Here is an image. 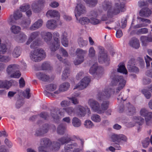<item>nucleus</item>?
<instances>
[{"label": "nucleus", "instance_id": "obj_1", "mask_svg": "<svg viewBox=\"0 0 152 152\" xmlns=\"http://www.w3.org/2000/svg\"><path fill=\"white\" fill-rule=\"evenodd\" d=\"M102 6L104 10H107V17L104 18L103 16L102 18V20H107V17H112L113 15H117L121 12H124L126 10L125 5L123 3H115L114 6L112 7L111 2L104 1L102 3Z\"/></svg>", "mask_w": 152, "mask_h": 152}, {"label": "nucleus", "instance_id": "obj_2", "mask_svg": "<svg viewBox=\"0 0 152 152\" xmlns=\"http://www.w3.org/2000/svg\"><path fill=\"white\" fill-rule=\"evenodd\" d=\"M111 79V84L113 86H118L116 89V92H118L124 86L126 81L121 76L117 75V73L115 69L113 70L110 75Z\"/></svg>", "mask_w": 152, "mask_h": 152}, {"label": "nucleus", "instance_id": "obj_3", "mask_svg": "<svg viewBox=\"0 0 152 152\" xmlns=\"http://www.w3.org/2000/svg\"><path fill=\"white\" fill-rule=\"evenodd\" d=\"M65 111L69 115L74 114L75 113L74 109L72 107H69L66 108L58 109V108L53 109L51 111V115L54 120L56 122L60 119V117L58 115V113L61 116L64 115V112Z\"/></svg>", "mask_w": 152, "mask_h": 152}, {"label": "nucleus", "instance_id": "obj_4", "mask_svg": "<svg viewBox=\"0 0 152 152\" xmlns=\"http://www.w3.org/2000/svg\"><path fill=\"white\" fill-rule=\"evenodd\" d=\"M111 138L113 142H115L114 146L117 150H121V147L120 145L123 144L127 141L126 137L122 134H113L112 135Z\"/></svg>", "mask_w": 152, "mask_h": 152}, {"label": "nucleus", "instance_id": "obj_5", "mask_svg": "<svg viewBox=\"0 0 152 152\" xmlns=\"http://www.w3.org/2000/svg\"><path fill=\"white\" fill-rule=\"evenodd\" d=\"M46 56V53L45 51L42 48H39L31 51L30 53L31 59L35 62H39L41 61Z\"/></svg>", "mask_w": 152, "mask_h": 152}, {"label": "nucleus", "instance_id": "obj_6", "mask_svg": "<svg viewBox=\"0 0 152 152\" xmlns=\"http://www.w3.org/2000/svg\"><path fill=\"white\" fill-rule=\"evenodd\" d=\"M72 140L71 139L68 137H63L58 139L57 141H54L52 142L50 149L53 151H57L60 148L61 145L67 143Z\"/></svg>", "mask_w": 152, "mask_h": 152}, {"label": "nucleus", "instance_id": "obj_7", "mask_svg": "<svg viewBox=\"0 0 152 152\" xmlns=\"http://www.w3.org/2000/svg\"><path fill=\"white\" fill-rule=\"evenodd\" d=\"M45 4V0H38L33 3L31 5L33 12L35 13H40L43 10Z\"/></svg>", "mask_w": 152, "mask_h": 152}, {"label": "nucleus", "instance_id": "obj_8", "mask_svg": "<svg viewBox=\"0 0 152 152\" xmlns=\"http://www.w3.org/2000/svg\"><path fill=\"white\" fill-rule=\"evenodd\" d=\"M114 92V89L113 86H112L111 88L105 89L104 91L99 92L97 95L96 99L99 101L102 100L109 98Z\"/></svg>", "mask_w": 152, "mask_h": 152}, {"label": "nucleus", "instance_id": "obj_9", "mask_svg": "<svg viewBox=\"0 0 152 152\" xmlns=\"http://www.w3.org/2000/svg\"><path fill=\"white\" fill-rule=\"evenodd\" d=\"M52 142L49 139L43 138L41 139L40 141V146L38 148L39 152H48L47 149L49 148L51 145Z\"/></svg>", "mask_w": 152, "mask_h": 152}, {"label": "nucleus", "instance_id": "obj_10", "mask_svg": "<svg viewBox=\"0 0 152 152\" xmlns=\"http://www.w3.org/2000/svg\"><path fill=\"white\" fill-rule=\"evenodd\" d=\"M87 53V51L78 48L77 49L75 54L77 56V58L74 61V63L75 65L80 64L83 62L84 60L85 55Z\"/></svg>", "mask_w": 152, "mask_h": 152}, {"label": "nucleus", "instance_id": "obj_11", "mask_svg": "<svg viewBox=\"0 0 152 152\" xmlns=\"http://www.w3.org/2000/svg\"><path fill=\"white\" fill-rule=\"evenodd\" d=\"M54 41L50 44V49L52 51L55 52L59 48L60 46V34L57 32L53 33Z\"/></svg>", "mask_w": 152, "mask_h": 152}, {"label": "nucleus", "instance_id": "obj_12", "mask_svg": "<svg viewBox=\"0 0 152 152\" xmlns=\"http://www.w3.org/2000/svg\"><path fill=\"white\" fill-rule=\"evenodd\" d=\"M75 16L77 19V17L78 16L86 13V8L85 6L81 3L77 4L75 8Z\"/></svg>", "mask_w": 152, "mask_h": 152}, {"label": "nucleus", "instance_id": "obj_13", "mask_svg": "<svg viewBox=\"0 0 152 152\" xmlns=\"http://www.w3.org/2000/svg\"><path fill=\"white\" fill-rule=\"evenodd\" d=\"M49 126L48 124H45L37 130L35 135L37 136H43L48 131Z\"/></svg>", "mask_w": 152, "mask_h": 152}, {"label": "nucleus", "instance_id": "obj_14", "mask_svg": "<svg viewBox=\"0 0 152 152\" xmlns=\"http://www.w3.org/2000/svg\"><path fill=\"white\" fill-rule=\"evenodd\" d=\"M124 110H125L128 115H132L134 114L136 112L135 108L132 105L130 104L129 102L127 103L124 109H121V107L120 108V111L122 112Z\"/></svg>", "mask_w": 152, "mask_h": 152}, {"label": "nucleus", "instance_id": "obj_15", "mask_svg": "<svg viewBox=\"0 0 152 152\" xmlns=\"http://www.w3.org/2000/svg\"><path fill=\"white\" fill-rule=\"evenodd\" d=\"M90 80V78L89 77H84L80 83H78L77 85L75 87L74 89L77 88L79 90L84 89L88 86Z\"/></svg>", "mask_w": 152, "mask_h": 152}, {"label": "nucleus", "instance_id": "obj_16", "mask_svg": "<svg viewBox=\"0 0 152 152\" xmlns=\"http://www.w3.org/2000/svg\"><path fill=\"white\" fill-rule=\"evenodd\" d=\"M88 104L94 111L99 113V104L94 99H90L88 101Z\"/></svg>", "mask_w": 152, "mask_h": 152}, {"label": "nucleus", "instance_id": "obj_17", "mask_svg": "<svg viewBox=\"0 0 152 152\" xmlns=\"http://www.w3.org/2000/svg\"><path fill=\"white\" fill-rule=\"evenodd\" d=\"M78 111L77 112L78 115L81 117L84 116L86 114L87 112L88 115L91 114V111L90 109L88 107H85L80 105L77 106Z\"/></svg>", "mask_w": 152, "mask_h": 152}, {"label": "nucleus", "instance_id": "obj_18", "mask_svg": "<svg viewBox=\"0 0 152 152\" xmlns=\"http://www.w3.org/2000/svg\"><path fill=\"white\" fill-rule=\"evenodd\" d=\"M127 68L129 71L130 72H139L138 68L134 66V60L133 59L130 60L128 62Z\"/></svg>", "mask_w": 152, "mask_h": 152}, {"label": "nucleus", "instance_id": "obj_19", "mask_svg": "<svg viewBox=\"0 0 152 152\" xmlns=\"http://www.w3.org/2000/svg\"><path fill=\"white\" fill-rule=\"evenodd\" d=\"M42 38L48 44L50 45V41L51 40L52 35L50 32H42L41 33Z\"/></svg>", "mask_w": 152, "mask_h": 152}, {"label": "nucleus", "instance_id": "obj_20", "mask_svg": "<svg viewBox=\"0 0 152 152\" xmlns=\"http://www.w3.org/2000/svg\"><path fill=\"white\" fill-rule=\"evenodd\" d=\"M70 86L69 83L68 82H65L61 84L59 88V90L55 91V94H58L60 91H64L67 90Z\"/></svg>", "mask_w": 152, "mask_h": 152}, {"label": "nucleus", "instance_id": "obj_21", "mask_svg": "<svg viewBox=\"0 0 152 152\" xmlns=\"http://www.w3.org/2000/svg\"><path fill=\"white\" fill-rule=\"evenodd\" d=\"M18 66L15 64L10 65L7 69V72L9 75H11L18 69Z\"/></svg>", "mask_w": 152, "mask_h": 152}, {"label": "nucleus", "instance_id": "obj_22", "mask_svg": "<svg viewBox=\"0 0 152 152\" xmlns=\"http://www.w3.org/2000/svg\"><path fill=\"white\" fill-rule=\"evenodd\" d=\"M43 23V21L42 19H38L31 26L30 29L32 31L37 30L41 27Z\"/></svg>", "mask_w": 152, "mask_h": 152}, {"label": "nucleus", "instance_id": "obj_23", "mask_svg": "<svg viewBox=\"0 0 152 152\" xmlns=\"http://www.w3.org/2000/svg\"><path fill=\"white\" fill-rule=\"evenodd\" d=\"M141 42L142 45L143 46H146L148 44L149 42H152L151 37L145 36H141L140 38Z\"/></svg>", "mask_w": 152, "mask_h": 152}, {"label": "nucleus", "instance_id": "obj_24", "mask_svg": "<svg viewBox=\"0 0 152 152\" xmlns=\"http://www.w3.org/2000/svg\"><path fill=\"white\" fill-rule=\"evenodd\" d=\"M98 60L99 62L100 63H103L106 62L108 63L109 61L107 54L102 51L101 52H100V55Z\"/></svg>", "mask_w": 152, "mask_h": 152}, {"label": "nucleus", "instance_id": "obj_25", "mask_svg": "<svg viewBox=\"0 0 152 152\" xmlns=\"http://www.w3.org/2000/svg\"><path fill=\"white\" fill-rule=\"evenodd\" d=\"M109 104V102L108 101H103L101 103V106H99V114H101L104 112L108 107Z\"/></svg>", "mask_w": 152, "mask_h": 152}, {"label": "nucleus", "instance_id": "obj_26", "mask_svg": "<svg viewBox=\"0 0 152 152\" xmlns=\"http://www.w3.org/2000/svg\"><path fill=\"white\" fill-rule=\"evenodd\" d=\"M57 21L53 19L48 20L47 22L46 26L47 28L50 29H54L57 26Z\"/></svg>", "mask_w": 152, "mask_h": 152}, {"label": "nucleus", "instance_id": "obj_27", "mask_svg": "<svg viewBox=\"0 0 152 152\" xmlns=\"http://www.w3.org/2000/svg\"><path fill=\"white\" fill-rule=\"evenodd\" d=\"M36 76L39 80L42 81H48L50 79V77L48 75L42 72H38L37 73Z\"/></svg>", "mask_w": 152, "mask_h": 152}, {"label": "nucleus", "instance_id": "obj_28", "mask_svg": "<svg viewBox=\"0 0 152 152\" xmlns=\"http://www.w3.org/2000/svg\"><path fill=\"white\" fill-rule=\"evenodd\" d=\"M140 114L142 116L145 118L148 116H152V112H149L148 110L145 108H142L140 112Z\"/></svg>", "mask_w": 152, "mask_h": 152}, {"label": "nucleus", "instance_id": "obj_29", "mask_svg": "<svg viewBox=\"0 0 152 152\" xmlns=\"http://www.w3.org/2000/svg\"><path fill=\"white\" fill-rule=\"evenodd\" d=\"M129 44L132 47L136 49L139 48L140 46L139 40L136 38L132 39L130 41Z\"/></svg>", "mask_w": 152, "mask_h": 152}, {"label": "nucleus", "instance_id": "obj_30", "mask_svg": "<svg viewBox=\"0 0 152 152\" xmlns=\"http://www.w3.org/2000/svg\"><path fill=\"white\" fill-rule=\"evenodd\" d=\"M27 36L23 33H21L16 37V40L19 43H23L27 39Z\"/></svg>", "mask_w": 152, "mask_h": 152}, {"label": "nucleus", "instance_id": "obj_31", "mask_svg": "<svg viewBox=\"0 0 152 152\" xmlns=\"http://www.w3.org/2000/svg\"><path fill=\"white\" fill-rule=\"evenodd\" d=\"M12 80H10V81H1V88L8 89L12 86Z\"/></svg>", "mask_w": 152, "mask_h": 152}, {"label": "nucleus", "instance_id": "obj_32", "mask_svg": "<svg viewBox=\"0 0 152 152\" xmlns=\"http://www.w3.org/2000/svg\"><path fill=\"white\" fill-rule=\"evenodd\" d=\"M66 130V127L63 124H61L57 127V132L58 134L62 135L64 134Z\"/></svg>", "mask_w": 152, "mask_h": 152}, {"label": "nucleus", "instance_id": "obj_33", "mask_svg": "<svg viewBox=\"0 0 152 152\" xmlns=\"http://www.w3.org/2000/svg\"><path fill=\"white\" fill-rule=\"evenodd\" d=\"M151 13V11L150 10L146 8L141 10L140 12V15L141 16L148 17Z\"/></svg>", "mask_w": 152, "mask_h": 152}, {"label": "nucleus", "instance_id": "obj_34", "mask_svg": "<svg viewBox=\"0 0 152 152\" xmlns=\"http://www.w3.org/2000/svg\"><path fill=\"white\" fill-rule=\"evenodd\" d=\"M21 50L20 47L17 46L15 48L12 52L13 56L17 58L20 55Z\"/></svg>", "mask_w": 152, "mask_h": 152}, {"label": "nucleus", "instance_id": "obj_35", "mask_svg": "<svg viewBox=\"0 0 152 152\" xmlns=\"http://www.w3.org/2000/svg\"><path fill=\"white\" fill-rule=\"evenodd\" d=\"M46 15L48 16L49 15L52 18L57 17V18H59L60 17L59 13L55 10H49L47 12Z\"/></svg>", "mask_w": 152, "mask_h": 152}, {"label": "nucleus", "instance_id": "obj_36", "mask_svg": "<svg viewBox=\"0 0 152 152\" xmlns=\"http://www.w3.org/2000/svg\"><path fill=\"white\" fill-rule=\"evenodd\" d=\"M79 145L76 142H73L69 145H67L64 147V149L65 151H69L71 149H75L79 147Z\"/></svg>", "mask_w": 152, "mask_h": 152}, {"label": "nucleus", "instance_id": "obj_37", "mask_svg": "<svg viewBox=\"0 0 152 152\" xmlns=\"http://www.w3.org/2000/svg\"><path fill=\"white\" fill-rule=\"evenodd\" d=\"M67 33L64 32L62 34V38L61 39V42L62 45L64 47H66L68 46V41L67 38Z\"/></svg>", "mask_w": 152, "mask_h": 152}, {"label": "nucleus", "instance_id": "obj_38", "mask_svg": "<svg viewBox=\"0 0 152 152\" xmlns=\"http://www.w3.org/2000/svg\"><path fill=\"white\" fill-rule=\"evenodd\" d=\"M133 120L138 125H142L144 122V119L140 116L134 117Z\"/></svg>", "mask_w": 152, "mask_h": 152}, {"label": "nucleus", "instance_id": "obj_39", "mask_svg": "<svg viewBox=\"0 0 152 152\" xmlns=\"http://www.w3.org/2000/svg\"><path fill=\"white\" fill-rule=\"evenodd\" d=\"M79 142L80 143V145H79L77 148L74 149L73 152H80V151L83 150V149L84 140L80 138H79Z\"/></svg>", "mask_w": 152, "mask_h": 152}, {"label": "nucleus", "instance_id": "obj_40", "mask_svg": "<svg viewBox=\"0 0 152 152\" xmlns=\"http://www.w3.org/2000/svg\"><path fill=\"white\" fill-rule=\"evenodd\" d=\"M118 68L117 69V71L118 72L125 74H127V71L124 64H120V65H118Z\"/></svg>", "mask_w": 152, "mask_h": 152}, {"label": "nucleus", "instance_id": "obj_41", "mask_svg": "<svg viewBox=\"0 0 152 152\" xmlns=\"http://www.w3.org/2000/svg\"><path fill=\"white\" fill-rule=\"evenodd\" d=\"M72 124L74 127H78L81 125V121L78 118L75 117L72 119Z\"/></svg>", "mask_w": 152, "mask_h": 152}, {"label": "nucleus", "instance_id": "obj_42", "mask_svg": "<svg viewBox=\"0 0 152 152\" xmlns=\"http://www.w3.org/2000/svg\"><path fill=\"white\" fill-rule=\"evenodd\" d=\"M78 43L80 47H83L86 46L88 44V42L84 40L82 37L79 38L77 40Z\"/></svg>", "mask_w": 152, "mask_h": 152}, {"label": "nucleus", "instance_id": "obj_43", "mask_svg": "<svg viewBox=\"0 0 152 152\" xmlns=\"http://www.w3.org/2000/svg\"><path fill=\"white\" fill-rule=\"evenodd\" d=\"M79 23L82 25L88 24L90 23L89 19L86 17H82L80 18L79 20Z\"/></svg>", "mask_w": 152, "mask_h": 152}, {"label": "nucleus", "instance_id": "obj_44", "mask_svg": "<svg viewBox=\"0 0 152 152\" xmlns=\"http://www.w3.org/2000/svg\"><path fill=\"white\" fill-rule=\"evenodd\" d=\"M90 23L93 25H96L100 23L101 20L97 19L96 17H91L89 19Z\"/></svg>", "mask_w": 152, "mask_h": 152}, {"label": "nucleus", "instance_id": "obj_45", "mask_svg": "<svg viewBox=\"0 0 152 152\" xmlns=\"http://www.w3.org/2000/svg\"><path fill=\"white\" fill-rule=\"evenodd\" d=\"M89 6L93 7L96 5L98 2L97 0H83Z\"/></svg>", "mask_w": 152, "mask_h": 152}, {"label": "nucleus", "instance_id": "obj_46", "mask_svg": "<svg viewBox=\"0 0 152 152\" xmlns=\"http://www.w3.org/2000/svg\"><path fill=\"white\" fill-rule=\"evenodd\" d=\"M12 32L16 34L18 33L21 30V28L20 27L15 25H13L10 28Z\"/></svg>", "mask_w": 152, "mask_h": 152}, {"label": "nucleus", "instance_id": "obj_47", "mask_svg": "<svg viewBox=\"0 0 152 152\" xmlns=\"http://www.w3.org/2000/svg\"><path fill=\"white\" fill-rule=\"evenodd\" d=\"M79 95V93H77L75 95V96H72L68 98L73 104H77L79 103V101L76 97L78 96Z\"/></svg>", "mask_w": 152, "mask_h": 152}, {"label": "nucleus", "instance_id": "obj_48", "mask_svg": "<svg viewBox=\"0 0 152 152\" xmlns=\"http://www.w3.org/2000/svg\"><path fill=\"white\" fill-rule=\"evenodd\" d=\"M91 119L93 121L96 122H99L101 121L100 116L97 114L92 115Z\"/></svg>", "mask_w": 152, "mask_h": 152}, {"label": "nucleus", "instance_id": "obj_49", "mask_svg": "<svg viewBox=\"0 0 152 152\" xmlns=\"http://www.w3.org/2000/svg\"><path fill=\"white\" fill-rule=\"evenodd\" d=\"M11 60V58L7 56H3L0 55V62H7Z\"/></svg>", "mask_w": 152, "mask_h": 152}, {"label": "nucleus", "instance_id": "obj_50", "mask_svg": "<svg viewBox=\"0 0 152 152\" xmlns=\"http://www.w3.org/2000/svg\"><path fill=\"white\" fill-rule=\"evenodd\" d=\"M70 71L69 68H67L65 69L63 72L62 75V79L64 80L68 77V75L69 74Z\"/></svg>", "mask_w": 152, "mask_h": 152}, {"label": "nucleus", "instance_id": "obj_51", "mask_svg": "<svg viewBox=\"0 0 152 152\" xmlns=\"http://www.w3.org/2000/svg\"><path fill=\"white\" fill-rule=\"evenodd\" d=\"M137 19L139 20L140 22H142V23H145L146 24L147 26L148 25V24H150L151 23V21L150 20L146 19L144 18H143L137 17Z\"/></svg>", "mask_w": 152, "mask_h": 152}, {"label": "nucleus", "instance_id": "obj_52", "mask_svg": "<svg viewBox=\"0 0 152 152\" xmlns=\"http://www.w3.org/2000/svg\"><path fill=\"white\" fill-rule=\"evenodd\" d=\"M7 48L6 45L4 44H0V53L2 54H4L7 52Z\"/></svg>", "mask_w": 152, "mask_h": 152}, {"label": "nucleus", "instance_id": "obj_53", "mask_svg": "<svg viewBox=\"0 0 152 152\" xmlns=\"http://www.w3.org/2000/svg\"><path fill=\"white\" fill-rule=\"evenodd\" d=\"M142 92L146 99H148L151 97V93L147 89H143L142 90Z\"/></svg>", "mask_w": 152, "mask_h": 152}, {"label": "nucleus", "instance_id": "obj_54", "mask_svg": "<svg viewBox=\"0 0 152 152\" xmlns=\"http://www.w3.org/2000/svg\"><path fill=\"white\" fill-rule=\"evenodd\" d=\"M84 125L86 128L89 129L92 128L94 126L93 123L89 120H87L85 121Z\"/></svg>", "mask_w": 152, "mask_h": 152}, {"label": "nucleus", "instance_id": "obj_55", "mask_svg": "<svg viewBox=\"0 0 152 152\" xmlns=\"http://www.w3.org/2000/svg\"><path fill=\"white\" fill-rule=\"evenodd\" d=\"M99 11L97 10H92L90 13L89 16L91 17H96L98 18L99 15Z\"/></svg>", "mask_w": 152, "mask_h": 152}, {"label": "nucleus", "instance_id": "obj_56", "mask_svg": "<svg viewBox=\"0 0 152 152\" xmlns=\"http://www.w3.org/2000/svg\"><path fill=\"white\" fill-rule=\"evenodd\" d=\"M40 32L39 31H35L31 33L29 37L32 40L37 38L39 35Z\"/></svg>", "mask_w": 152, "mask_h": 152}, {"label": "nucleus", "instance_id": "obj_57", "mask_svg": "<svg viewBox=\"0 0 152 152\" xmlns=\"http://www.w3.org/2000/svg\"><path fill=\"white\" fill-rule=\"evenodd\" d=\"M149 144V137H147L142 142L143 147L145 148H146Z\"/></svg>", "mask_w": 152, "mask_h": 152}, {"label": "nucleus", "instance_id": "obj_58", "mask_svg": "<svg viewBox=\"0 0 152 152\" xmlns=\"http://www.w3.org/2000/svg\"><path fill=\"white\" fill-rule=\"evenodd\" d=\"M97 68V64H95L91 67L89 72L91 74L94 73L96 71Z\"/></svg>", "mask_w": 152, "mask_h": 152}, {"label": "nucleus", "instance_id": "obj_59", "mask_svg": "<svg viewBox=\"0 0 152 152\" xmlns=\"http://www.w3.org/2000/svg\"><path fill=\"white\" fill-rule=\"evenodd\" d=\"M22 15L21 13L18 11L14 13L13 17L15 20H18L22 17Z\"/></svg>", "mask_w": 152, "mask_h": 152}, {"label": "nucleus", "instance_id": "obj_60", "mask_svg": "<svg viewBox=\"0 0 152 152\" xmlns=\"http://www.w3.org/2000/svg\"><path fill=\"white\" fill-rule=\"evenodd\" d=\"M56 85L51 84L47 86L46 88L48 90L53 91L56 89Z\"/></svg>", "mask_w": 152, "mask_h": 152}, {"label": "nucleus", "instance_id": "obj_61", "mask_svg": "<svg viewBox=\"0 0 152 152\" xmlns=\"http://www.w3.org/2000/svg\"><path fill=\"white\" fill-rule=\"evenodd\" d=\"M152 115L151 116H148L145 118L146 124L148 126L151 125L152 123Z\"/></svg>", "mask_w": 152, "mask_h": 152}, {"label": "nucleus", "instance_id": "obj_62", "mask_svg": "<svg viewBox=\"0 0 152 152\" xmlns=\"http://www.w3.org/2000/svg\"><path fill=\"white\" fill-rule=\"evenodd\" d=\"M31 20L30 19L26 20L25 21H23L22 23V26L24 27H27L29 26L31 23Z\"/></svg>", "mask_w": 152, "mask_h": 152}, {"label": "nucleus", "instance_id": "obj_63", "mask_svg": "<svg viewBox=\"0 0 152 152\" xmlns=\"http://www.w3.org/2000/svg\"><path fill=\"white\" fill-rule=\"evenodd\" d=\"M30 89L28 88H26L25 92L23 93V95L26 98H29L30 97Z\"/></svg>", "mask_w": 152, "mask_h": 152}, {"label": "nucleus", "instance_id": "obj_64", "mask_svg": "<svg viewBox=\"0 0 152 152\" xmlns=\"http://www.w3.org/2000/svg\"><path fill=\"white\" fill-rule=\"evenodd\" d=\"M21 76V74L20 72L17 70V71H15L12 74L10 75V77H11L19 78Z\"/></svg>", "mask_w": 152, "mask_h": 152}]
</instances>
